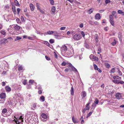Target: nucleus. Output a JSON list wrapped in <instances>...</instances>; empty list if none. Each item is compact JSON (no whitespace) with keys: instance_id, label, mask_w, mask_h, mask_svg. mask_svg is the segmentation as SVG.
Wrapping results in <instances>:
<instances>
[{"instance_id":"58836bf2","label":"nucleus","mask_w":124,"mask_h":124,"mask_svg":"<svg viewBox=\"0 0 124 124\" xmlns=\"http://www.w3.org/2000/svg\"><path fill=\"white\" fill-rule=\"evenodd\" d=\"M99 25V23L97 21L94 22L93 25Z\"/></svg>"},{"instance_id":"052dcab7","label":"nucleus","mask_w":124,"mask_h":124,"mask_svg":"<svg viewBox=\"0 0 124 124\" xmlns=\"http://www.w3.org/2000/svg\"><path fill=\"white\" fill-rule=\"evenodd\" d=\"M42 92V91L41 90H39L38 91V93L39 94H41Z\"/></svg>"},{"instance_id":"5701e85b","label":"nucleus","mask_w":124,"mask_h":124,"mask_svg":"<svg viewBox=\"0 0 124 124\" xmlns=\"http://www.w3.org/2000/svg\"><path fill=\"white\" fill-rule=\"evenodd\" d=\"M93 59L94 61H98V60L99 59L97 57H96L94 56H93Z\"/></svg>"},{"instance_id":"4468645a","label":"nucleus","mask_w":124,"mask_h":124,"mask_svg":"<svg viewBox=\"0 0 124 124\" xmlns=\"http://www.w3.org/2000/svg\"><path fill=\"white\" fill-rule=\"evenodd\" d=\"M55 10V8H51V11L52 14L53 15L56 12Z\"/></svg>"},{"instance_id":"c85d7f7f","label":"nucleus","mask_w":124,"mask_h":124,"mask_svg":"<svg viewBox=\"0 0 124 124\" xmlns=\"http://www.w3.org/2000/svg\"><path fill=\"white\" fill-rule=\"evenodd\" d=\"M54 32L53 31H49L47 32V33L48 34H51L53 33Z\"/></svg>"},{"instance_id":"de8ad7c7","label":"nucleus","mask_w":124,"mask_h":124,"mask_svg":"<svg viewBox=\"0 0 124 124\" xmlns=\"http://www.w3.org/2000/svg\"><path fill=\"white\" fill-rule=\"evenodd\" d=\"M27 81L26 80H24L23 82V83L24 85H25L27 83Z\"/></svg>"},{"instance_id":"473e14b6","label":"nucleus","mask_w":124,"mask_h":124,"mask_svg":"<svg viewBox=\"0 0 124 124\" xmlns=\"http://www.w3.org/2000/svg\"><path fill=\"white\" fill-rule=\"evenodd\" d=\"M40 99L42 100V101H45V97L44 96H42L40 98Z\"/></svg>"},{"instance_id":"7c9ffc66","label":"nucleus","mask_w":124,"mask_h":124,"mask_svg":"<svg viewBox=\"0 0 124 124\" xmlns=\"http://www.w3.org/2000/svg\"><path fill=\"white\" fill-rule=\"evenodd\" d=\"M36 104L35 103H34L33 104V107L31 109L34 110V108H35L36 107Z\"/></svg>"},{"instance_id":"b1692460","label":"nucleus","mask_w":124,"mask_h":124,"mask_svg":"<svg viewBox=\"0 0 124 124\" xmlns=\"http://www.w3.org/2000/svg\"><path fill=\"white\" fill-rule=\"evenodd\" d=\"M118 13L119 14H122V15H124V12L122 11L121 10H119L118 11Z\"/></svg>"},{"instance_id":"e433bc0d","label":"nucleus","mask_w":124,"mask_h":124,"mask_svg":"<svg viewBox=\"0 0 124 124\" xmlns=\"http://www.w3.org/2000/svg\"><path fill=\"white\" fill-rule=\"evenodd\" d=\"M54 33H53L54 34V36H57V34H58V32H57V31H53Z\"/></svg>"},{"instance_id":"bb28decb","label":"nucleus","mask_w":124,"mask_h":124,"mask_svg":"<svg viewBox=\"0 0 124 124\" xmlns=\"http://www.w3.org/2000/svg\"><path fill=\"white\" fill-rule=\"evenodd\" d=\"M105 66L107 68H108L110 67L109 64L108 63H106L105 64Z\"/></svg>"},{"instance_id":"338daca9","label":"nucleus","mask_w":124,"mask_h":124,"mask_svg":"<svg viewBox=\"0 0 124 124\" xmlns=\"http://www.w3.org/2000/svg\"><path fill=\"white\" fill-rule=\"evenodd\" d=\"M79 27L81 28H82L83 27V24L82 23H81L79 25Z\"/></svg>"},{"instance_id":"5fc2aeb1","label":"nucleus","mask_w":124,"mask_h":124,"mask_svg":"<svg viewBox=\"0 0 124 124\" xmlns=\"http://www.w3.org/2000/svg\"><path fill=\"white\" fill-rule=\"evenodd\" d=\"M16 21L17 23H20V21L19 19L18 18H17L16 19Z\"/></svg>"},{"instance_id":"774afa93","label":"nucleus","mask_w":124,"mask_h":124,"mask_svg":"<svg viewBox=\"0 0 124 124\" xmlns=\"http://www.w3.org/2000/svg\"><path fill=\"white\" fill-rule=\"evenodd\" d=\"M117 76H114L113 77V78L115 80H117Z\"/></svg>"},{"instance_id":"ddd939ff","label":"nucleus","mask_w":124,"mask_h":124,"mask_svg":"<svg viewBox=\"0 0 124 124\" xmlns=\"http://www.w3.org/2000/svg\"><path fill=\"white\" fill-rule=\"evenodd\" d=\"M70 67H71V68L72 70L74 71H75L76 72H77L78 73V72L77 70V69L74 67L73 66H72L71 65V66H70Z\"/></svg>"},{"instance_id":"9d476101","label":"nucleus","mask_w":124,"mask_h":124,"mask_svg":"<svg viewBox=\"0 0 124 124\" xmlns=\"http://www.w3.org/2000/svg\"><path fill=\"white\" fill-rule=\"evenodd\" d=\"M81 95L82 96V98H84L86 95V93L85 91H83L81 93Z\"/></svg>"},{"instance_id":"6e6552de","label":"nucleus","mask_w":124,"mask_h":124,"mask_svg":"<svg viewBox=\"0 0 124 124\" xmlns=\"http://www.w3.org/2000/svg\"><path fill=\"white\" fill-rule=\"evenodd\" d=\"M0 33L1 34L2 37H3L5 36L6 32L5 31L2 30L0 31Z\"/></svg>"},{"instance_id":"39448f33","label":"nucleus","mask_w":124,"mask_h":124,"mask_svg":"<svg viewBox=\"0 0 124 124\" xmlns=\"http://www.w3.org/2000/svg\"><path fill=\"white\" fill-rule=\"evenodd\" d=\"M11 4L12 5V8H13L14 7V8H15V7L14 6V4L16 6H20L18 2L16 0H15L14 3L12 2Z\"/></svg>"},{"instance_id":"6ab92c4d","label":"nucleus","mask_w":124,"mask_h":124,"mask_svg":"<svg viewBox=\"0 0 124 124\" xmlns=\"http://www.w3.org/2000/svg\"><path fill=\"white\" fill-rule=\"evenodd\" d=\"M14 29L16 30H18L20 29V27L18 25H16L14 27Z\"/></svg>"},{"instance_id":"09e8293b","label":"nucleus","mask_w":124,"mask_h":124,"mask_svg":"<svg viewBox=\"0 0 124 124\" xmlns=\"http://www.w3.org/2000/svg\"><path fill=\"white\" fill-rule=\"evenodd\" d=\"M45 58L47 60H50V58L47 56H45Z\"/></svg>"},{"instance_id":"79ce46f5","label":"nucleus","mask_w":124,"mask_h":124,"mask_svg":"<svg viewBox=\"0 0 124 124\" xmlns=\"http://www.w3.org/2000/svg\"><path fill=\"white\" fill-rule=\"evenodd\" d=\"M50 1V4L52 5H53L54 4V1L53 0H49Z\"/></svg>"},{"instance_id":"49530a36","label":"nucleus","mask_w":124,"mask_h":124,"mask_svg":"<svg viewBox=\"0 0 124 124\" xmlns=\"http://www.w3.org/2000/svg\"><path fill=\"white\" fill-rule=\"evenodd\" d=\"M38 8V10L40 11V12L42 13H44V11L43 10H41L40 9V8Z\"/></svg>"},{"instance_id":"20e7f679","label":"nucleus","mask_w":124,"mask_h":124,"mask_svg":"<svg viewBox=\"0 0 124 124\" xmlns=\"http://www.w3.org/2000/svg\"><path fill=\"white\" fill-rule=\"evenodd\" d=\"M7 112H8L9 111H7V109H6V108H4V109L2 110V115L3 116H4L5 117V116H9L11 113V112L10 111L9 113V114H8V116H7V115L6 116L5 115H3L5 113H6Z\"/></svg>"},{"instance_id":"bf43d9fd","label":"nucleus","mask_w":124,"mask_h":124,"mask_svg":"<svg viewBox=\"0 0 124 124\" xmlns=\"http://www.w3.org/2000/svg\"><path fill=\"white\" fill-rule=\"evenodd\" d=\"M108 28L107 27H105L104 28V29L105 30V31H107L108 30Z\"/></svg>"},{"instance_id":"f8f14e48","label":"nucleus","mask_w":124,"mask_h":124,"mask_svg":"<svg viewBox=\"0 0 124 124\" xmlns=\"http://www.w3.org/2000/svg\"><path fill=\"white\" fill-rule=\"evenodd\" d=\"M5 89L6 91L7 92H9L11 90L10 87L8 86H6Z\"/></svg>"},{"instance_id":"603ef678","label":"nucleus","mask_w":124,"mask_h":124,"mask_svg":"<svg viewBox=\"0 0 124 124\" xmlns=\"http://www.w3.org/2000/svg\"><path fill=\"white\" fill-rule=\"evenodd\" d=\"M71 51L72 52H71L70 54L71 56H72L74 54L73 50V49Z\"/></svg>"},{"instance_id":"c9c22d12","label":"nucleus","mask_w":124,"mask_h":124,"mask_svg":"<svg viewBox=\"0 0 124 124\" xmlns=\"http://www.w3.org/2000/svg\"><path fill=\"white\" fill-rule=\"evenodd\" d=\"M49 42L51 44H52L54 43V40L53 39H51L49 41Z\"/></svg>"},{"instance_id":"a18cd8bd","label":"nucleus","mask_w":124,"mask_h":124,"mask_svg":"<svg viewBox=\"0 0 124 124\" xmlns=\"http://www.w3.org/2000/svg\"><path fill=\"white\" fill-rule=\"evenodd\" d=\"M93 66H94V68L95 70H97V69L98 68H97V66L95 64H94Z\"/></svg>"},{"instance_id":"423d86ee","label":"nucleus","mask_w":124,"mask_h":124,"mask_svg":"<svg viewBox=\"0 0 124 124\" xmlns=\"http://www.w3.org/2000/svg\"><path fill=\"white\" fill-rule=\"evenodd\" d=\"M61 51L63 52L66 51L67 50V46L65 45L62 46L61 48Z\"/></svg>"},{"instance_id":"13d9d810","label":"nucleus","mask_w":124,"mask_h":124,"mask_svg":"<svg viewBox=\"0 0 124 124\" xmlns=\"http://www.w3.org/2000/svg\"><path fill=\"white\" fill-rule=\"evenodd\" d=\"M105 2L107 4L110 2V1L109 0H106Z\"/></svg>"},{"instance_id":"393cba45","label":"nucleus","mask_w":124,"mask_h":124,"mask_svg":"<svg viewBox=\"0 0 124 124\" xmlns=\"http://www.w3.org/2000/svg\"><path fill=\"white\" fill-rule=\"evenodd\" d=\"M72 119L73 122L74 123H78V121H77L76 119H75L74 117H73L72 118Z\"/></svg>"},{"instance_id":"f704fd0d","label":"nucleus","mask_w":124,"mask_h":124,"mask_svg":"<svg viewBox=\"0 0 124 124\" xmlns=\"http://www.w3.org/2000/svg\"><path fill=\"white\" fill-rule=\"evenodd\" d=\"M89 24L92 25H93V22L91 20H90L88 21Z\"/></svg>"},{"instance_id":"2f4dec72","label":"nucleus","mask_w":124,"mask_h":124,"mask_svg":"<svg viewBox=\"0 0 124 124\" xmlns=\"http://www.w3.org/2000/svg\"><path fill=\"white\" fill-rule=\"evenodd\" d=\"M47 46H49V47H50V46H51L49 43L47 41H46L45 43Z\"/></svg>"},{"instance_id":"9b49d317","label":"nucleus","mask_w":124,"mask_h":124,"mask_svg":"<svg viewBox=\"0 0 124 124\" xmlns=\"http://www.w3.org/2000/svg\"><path fill=\"white\" fill-rule=\"evenodd\" d=\"M7 39H6L5 40H2L0 41V44H5L6 43V41Z\"/></svg>"},{"instance_id":"cd10ccee","label":"nucleus","mask_w":124,"mask_h":124,"mask_svg":"<svg viewBox=\"0 0 124 124\" xmlns=\"http://www.w3.org/2000/svg\"><path fill=\"white\" fill-rule=\"evenodd\" d=\"M22 39V38L20 37H17L15 39V41H17L19 40L20 39Z\"/></svg>"},{"instance_id":"412c9836","label":"nucleus","mask_w":124,"mask_h":124,"mask_svg":"<svg viewBox=\"0 0 124 124\" xmlns=\"http://www.w3.org/2000/svg\"><path fill=\"white\" fill-rule=\"evenodd\" d=\"M80 120H81V124H83L84 123V120L83 118V116H82L81 118L79 119Z\"/></svg>"},{"instance_id":"dca6fc26","label":"nucleus","mask_w":124,"mask_h":124,"mask_svg":"<svg viewBox=\"0 0 124 124\" xmlns=\"http://www.w3.org/2000/svg\"><path fill=\"white\" fill-rule=\"evenodd\" d=\"M100 18V16L99 14H97L95 16V18L97 19H99Z\"/></svg>"},{"instance_id":"a878e982","label":"nucleus","mask_w":124,"mask_h":124,"mask_svg":"<svg viewBox=\"0 0 124 124\" xmlns=\"http://www.w3.org/2000/svg\"><path fill=\"white\" fill-rule=\"evenodd\" d=\"M124 83V82L120 80H118L117 84H123Z\"/></svg>"},{"instance_id":"c756f323","label":"nucleus","mask_w":124,"mask_h":124,"mask_svg":"<svg viewBox=\"0 0 124 124\" xmlns=\"http://www.w3.org/2000/svg\"><path fill=\"white\" fill-rule=\"evenodd\" d=\"M116 41L115 39H114V41L111 43V44L113 46H114L116 44Z\"/></svg>"},{"instance_id":"e2e57ef3","label":"nucleus","mask_w":124,"mask_h":124,"mask_svg":"<svg viewBox=\"0 0 124 124\" xmlns=\"http://www.w3.org/2000/svg\"><path fill=\"white\" fill-rule=\"evenodd\" d=\"M34 82V80H30L29 81V83H32Z\"/></svg>"},{"instance_id":"aec40b11","label":"nucleus","mask_w":124,"mask_h":124,"mask_svg":"<svg viewBox=\"0 0 124 124\" xmlns=\"http://www.w3.org/2000/svg\"><path fill=\"white\" fill-rule=\"evenodd\" d=\"M23 69V67L22 65H19L18 69L19 71H20L21 70H22Z\"/></svg>"},{"instance_id":"c03bdc74","label":"nucleus","mask_w":124,"mask_h":124,"mask_svg":"<svg viewBox=\"0 0 124 124\" xmlns=\"http://www.w3.org/2000/svg\"><path fill=\"white\" fill-rule=\"evenodd\" d=\"M30 8H34V5L32 3L30 4Z\"/></svg>"},{"instance_id":"a19ab883","label":"nucleus","mask_w":124,"mask_h":124,"mask_svg":"<svg viewBox=\"0 0 124 124\" xmlns=\"http://www.w3.org/2000/svg\"><path fill=\"white\" fill-rule=\"evenodd\" d=\"M93 112V110H92V111L90 112L88 114L87 117H89L92 114Z\"/></svg>"},{"instance_id":"8fccbe9b","label":"nucleus","mask_w":124,"mask_h":124,"mask_svg":"<svg viewBox=\"0 0 124 124\" xmlns=\"http://www.w3.org/2000/svg\"><path fill=\"white\" fill-rule=\"evenodd\" d=\"M84 109L86 110H89L90 109V108L89 107H88L86 106L85 108Z\"/></svg>"},{"instance_id":"4be33fe9","label":"nucleus","mask_w":124,"mask_h":124,"mask_svg":"<svg viewBox=\"0 0 124 124\" xmlns=\"http://www.w3.org/2000/svg\"><path fill=\"white\" fill-rule=\"evenodd\" d=\"M41 116L44 119H46L47 117V116L44 113L42 114L41 115Z\"/></svg>"},{"instance_id":"4d7b16f0","label":"nucleus","mask_w":124,"mask_h":124,"mask_svg":"<svg viewBox=\"0 0 124 124\" xmlns=\"http://www.w3.org/2000/svg\"><path fill=\"white\" fill-rule=\"evenodd\" d=\"M36 5L37 8H39L40 7V5L38 3H36Z\"/></svg>"},{"instance_id":"680f3d73","label":"nucleus","mask_w":124,"mask_h":124,"mask_svg":"<svg viewBox=\"0 0 124 124\" xmlns=\"http://www.w3.org/2000/svg\"><path fill=\"white\" fill-rule=\"evenodd\" d=\"M5 121V120L4 118H2L1 119V122H3Z\"/></svg>"},{"instance_id":"f257e3e1","label":"nucleus","mask_w":124,"mask_h":124,"mask_svg":"<svg viewBox=\"0 0 124 124\" xmlns=\"http://www.w3.org/2000/svg\"><path fill=\"white\" fill-rule=\"evenodd\" d=\"M6 99L5 93H2L0 94V103H4Z\"/></svg>"},{"instance_id":"2eb2a0df","label":"nucleus","mask_w":124,"mask_h":124,"mask_svg":"<svg viewBox=\"0 0 124 124\" xmlns=\"http://www.w3.org/2000/svg\"><path fill=\"white\" fill-rule=\"evenodd\" d=\"M117 68L115 67L114 68H112L110 70V72L111 73H114L115 72V70L116 69V68Z\"/></svg>"},{"instance_id":"f3484780","label":"nucleus","mask_w":124,"mask_h":124,"mask_svg":"<svg viewBox=\"0 0 124 124\" xmlns=\"http://www.w3.org/2000/svg\"><path fill=\"white\" fill-rule=\"evenodd\" d=\"M71 94L72 95H73L74 94V91L73 87H72L71 88V89L70 90Z\"/></svg>"},{"instance_id":"4c0bfd02","label":"nucleus","mask_w":124,"mask_h":124,"mask_svg":"<svg viewBox=\"0 0 124 124\" xmlns=\"http://www.w3.org/2000/svg\"><path fill=\"white\" fill-rule=\"evenodd\" d=\"M113 82L115 84H117L118 80H112Z\"/></svg>"},{"instance_id":"0eeeda50","label":"nucleus","mask_w":124,"mask_h":124,"mask_svg":"<svg viewBox=\"0 0 124 124\" xmlns=\"http://www.w3.org/2000/svg\"><path fill=\"white\" fill-rule=\"evenodd\" d=\"M61 65L62 66H65L66 65L68 66H71V63H69L68 62H66L64 61L62 63Z\"/></svg>"},{"instance_id":"ea45409f","label":"nucleus","mask_w":124,"mask_h":124,"mask_svg":"<svg viewBox=\"0 0 124 124\" xmlns=\"http://www.w3.org/2000/svg\"><path fill=\"white\" fill-rule=\"evenodd\" d=\"M93 11V10L92 9H91L88 11V13L89 14H90Z\"/></svg>"},{"instance_id":"3c124183","label":"nucleus","mask_w":124,"mask_h":124,"mask_svg":"<svg viewBox=\"0 0 124 124\" xmlns=\"http://www.w3.org/2000/svg\"><path fill=\"white\" fill-rule=\"evenodd\" d=\"M21 20H22V22H23V21H24V18L23 17V16H21Z\"/></svg>"},{"instance_id":"0e129e2a","label":"nucleus","mask_w":124,"mask_h":124,"mask_svg":"<svg viewBox=\"0 0 124 124\" xmlns=\"http://www.w3.org/2000/svg\"><path fill=\"white\" fill-rule=\"evenodd\" d=\"M99 102V100L98 99H96L95 101V103L96 104H97Z\"/></svg>"},{"instance_id":"864d4df0","label":"nucleus","mask_w":124,"mask_h":124,"mask_svg":"<svg viewBox=\"0 0 124 124\" xmlns=\"http://www.w3.org/2000/svg\"><path fill=\"white\" fill-rule=\"evenodd\" d=\"M20 8H17V14H19V12L20 11Z\"/></svg>"},{"instance_id":"37998d69","label":"nucleus","mask_w":124,"mask_h":124,"mask_svg":"<svg viewBox=\"0 0 124 124\" xmlns=\"http://www.w3.org/2000/svg\"><path fill=\"white\" fill-rule=\"evenodd\" d=\"M66 27H62L60 28V30H64L66 29Z\"/></svg>"},{"instance_id":"1a4fd4ad","label":"nucleus","mask_w":124,"mask_h":124,"mask_svg":"<svg viewBox=\"0 0 124 124\" xmlns=\"http://www.w3.org/2000/svg\"><path fill=\"white\" fill-rule=\"evenodd\" d=\"M116 98L117 99H120L121 97V95L120 93H117L115 95Z\"/></svg>"},{"instance_id":"a211bd4d","label":"nucleus","mask_w":124,"mask_h":124,"mask_svg":"<svg viewBox=\"0 0 124 124\" xmlns=\"http://www.w3.org/2000/svg\"><path fill=\"white\" fill-rule=\"evenodd\" d=\"M116 69L117 70L118 75L120 76H121L122 75V73L120 71L119 69L118 68H117Z\"/></svg>"},{"instance_id":"f03ea898","label":"nucleus","mask_w":124,"mask_h":124,"mask_svg":"<svg viewBox=\"0 0 124 124\" xmlns=\"http://www.w3.org/2000/svg\"><path fill=\"white\" fill-rule=\"evenodd\" d=\"M82 37L80 35L78 34H75L73 37V38L75 40H79Z\"/></svg>"},{"instance_id":"69168bd1","label":"nucleus","mask_w":124,"mask_h":124,"mask_svg":"<svg viewBox=\"0 0 124 124\" xmlns=\"http://www.w3.org/2000/svg\"><path fill=\"white\" fill-rule=\"evenodd\" d=\"M27 38L31 40H33V38L30 37H27Z\"/></svg>"},{"instance_id":"7ed1b4c3","label":"nucleus","mask_w":124,"mask_h":124,"mask_svg":"<svg viewBox=\"0 0 124 124\" xmlns=\"http://www.w3.org/2000/svg\"><path fill=\"white\" fill-rule=\"evenodd\" d=\"M109 22L111 25L114 26V21L113 20V17L112 15H110L109 16Z\"/></svg>"},{"instance_id":"6e6d98bb","label":"nucleus","mask_w":124,"mask_h":124,"mask_svg":"<svg viewBox=\"0 0 124 124\" xmlns=\"http://www.w3.org/2000/svg\"><path fill=\"white\" fill-rule=\"evenodd\" d=\"M81 33L83 37H84L85 36V34L84 32L83 31H82L81 32Z\"/></svg>"},{"instance_id":"72a5a7b5","label":"nucleus","mask_w":124,"mask_h":124,"mask_svg":"<svg viewBox=\"0 0 124 124\" xmlns=\"http://www.w3.org/2000/svg\"><path fill=\"white\" fill-rule=\"evenodd\" d=\"M85 47L87 48H88L89 47V45L86 43H85Z\"/></svg>"}]
</instances>
